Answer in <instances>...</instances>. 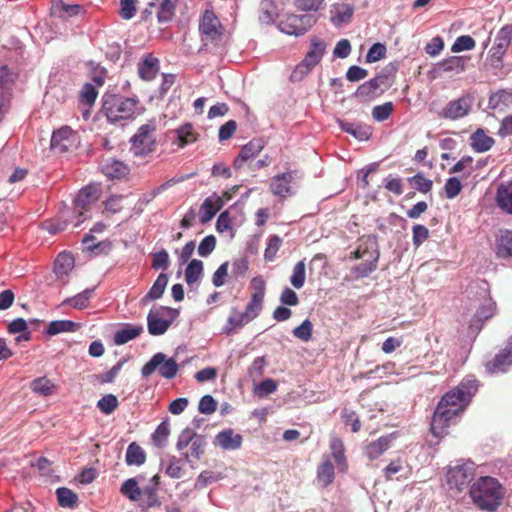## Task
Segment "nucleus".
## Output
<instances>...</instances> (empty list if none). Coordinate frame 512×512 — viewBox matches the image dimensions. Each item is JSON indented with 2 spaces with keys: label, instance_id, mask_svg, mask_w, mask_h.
<instances>
[{
  "label": "nucleus",
  "instance_id": "nucleus-43",
  "mask_svg": "<svg viewBox=\"0 0 512 512\" xmlns=\"http://www.w3.org/2000/svg\"><path fill=\"white\" fill-rule=\"evenodd\" d=\"M251 321L245 312H238L234 309L228 318V326L225 327V332L231 334L234 330L242 328Z\"/></svg>",
  "mask_w": 512,
  "mask_h": 512
},
{
  "label": "nucleus",
  "instance_id": "nucleus-53",
  "mask_svg": "<svg viewBox=\"0 0 512 512\" xmlns=\"http://www.w3.org/2000/svg\"><path fill=\"white\" fill-rule=\"evenodd\" d=\"M292 333L297 339L308 342L312 338L313 324L309 319H305L299 326L293 329Z\"/></svg>",
  "mask_w": 512,
  "mask_h": 512
},
{
  "label": "nucleus",
  "instance_id": "nucleus-64",
  "mask_svg": "<svg viewBox=\"0 0 512 512\" xmlns=\"http://www.w3.org/2000/svg\"><path fill=\"white\" fill-rule=\"evenodd\" d=\"M216 247V238L214 235H208L202 239L198 246V254L201 257L210 255Z\"/></svg>",
  "mask_w": 512,
  "mask_h": 512
},
{
  "label": "nucleus",
  "instance_id": "nucleus-18",
  "mask_svg": "<svg viewBox=\"0 0 512 512\" xmlns=\"http://www.w3.org/2000/svg\"><path fill=\"white\" fill-rule=\"evenodd\" d=\"M172 311V308L164 306L150 310L147 316V327L151 335H162L168 330L172 322L170 320L163 319L162 314L163 312L170 313Z\"/></svg>",
  "mask_w": 512,
  "mask_h": 512
},
{
  "label": "nucleus",
  "instance_id": "nucleus-2",
  "mask_svg": "<svg viewBox=\"0 0 512 512\" xmlns=\"http://www.w3.org/2000/svg\"><path fill=\"white\" fill-rule=\"evenodd\" d=\"M479 383L474 376L465 377L457 387L444 394L438 405L454 410L459 409V415L469 405L472 397L478 391Z\"/></svg>",
  "mask_w": 512,
  "mask_h": 512
},
{
  "label": "nucleus",
  "instance_id": "nucleus-37",
  "mask_svg": "<svg viewBox=\"0 0 512 512\" xmlns=\"http://www.w3.org/2000/svg\"><path fill=\"white\" fill-rule=\"evenodd\" d=\"M494 144V139L484 133L482 129L476 130L471 136V146L477 152L488 151Z\"/></svg>",
  "mask_w": 512,
  "mask_h": 512
},
{
  "label": "nucleus",
  "instance_id": "nucleus-51",
  "mask_svg": "<svg viewBox=\"0 0 512 512\" xmlns=\"http://www.w3.org/2000/svg\"><path fill=\"white\" fill-rule=\"evenodd\" d=\"M305 279H306L305 263H304V261H299L293 267V272L290 277V282L294 288L300 289L304 286Z\"/></svg>",
  "mask_w": 512,
  "mask_h": 512
},
{
  "label": "nucleus",
  "instance_id": "nucleus-26",
  "mask_svg": "<svg viewBox=\"0 0 512 512\" xmlns=\"http://www.w3.org/2000/svg\"><path fill=\"white\" fill-rule=\"evenodd\" d=\"M159 72V60L153 55H147L138 65L139 76L145 81L153 80Z\"/></svg>",
  "mask_w": 512,
  "mask_h": 512
},
{
  "label": "nucleus",
  "instance_id": "nucleus-36",
  "mask_svg": "<svg viewBox=\"0 0 512 512\" xmlns=\"http://www.w3.org/2000/svg\"><path fill=\"white\" fill-rule=\"evenodd\" d=\"M334 466L329 459L323 461L317 469V480L322 487H327L334 481Z\"/></svg>",
  "mask_w": 512,
  "mask_h": 512
},
{
  "label": "nucleus",
  "instance_id": "nucleus-10",
  "mask_svg": "<svg viewBox=\"0 0 512 512\" xmlns=\"http://www.w3.org/2000/svg\"><path fill=\"white\" fill-rule=\"evenodd\" d=\"M325 52V43L319 39H313L311 49L307 52L303 61L298 64L292 73V78L300 80L317 65Z\"/></svg>",
  "mask_w": 512,
  "mask_h": 512
},
{
  "label": "nucleus",
  "instance_id": "nucleus-45",
  "mask_svg": "<svg viewBox=\"0 0 512 512\" xmlns=\"http://www.w3.org/2000/svg\"><path fill=\"white\" fill-rule=\"evenodd\" d=\"M56 495L59 505L63 508H74L77 504L78 496L69 488H58Z\"/></svg>",
  "mask_w": 512,
  "mask_h": 512
},
{
  "label": "nucleus",
  "instance_id": "nucleus-41",
  "mask_svg": "<svg viewBox=\"0 0 512 512\" xmlns=\"http://www.w3.org/2000/svg\"><path fill=\"white\" fill-rule=\"evenodd\" d=\"M142 331L143 328L141 326H127L121 330H118L114 334V343L116 345L126 344L127 342L138 337L142 333Z\"/></svg>",
  "mask_w": 512,
  "mask_h": 512
},
{
  "label": "nucleus",
  "instance_id": "nucleus-47",
  "mask_svg": "<svg viewBox=\"0 0 512 512\" xmlns=\"http://www.w3.org/2000/svg\"><path fill=\"white\" fill-rule=\"evenodd\" d=\"M178 0H162L157 18L160 23H167L172 20L175 15V8Z\"/></svg>",
  "mask_w": 512,
  "mask_h": 512
},
{
  "label": "nucleus",
  "instance_id": "nucleus-27",
  "mask_svg": "<svg viewBox=\"0 0 512 512\" xmlns=\"http://www.w3.org/2000/svg\"><path fill=\"white\" fill-rule=\"evenodd\" d=\"M120 492L131 501H138L142 495V492L147 493L149 497L155 495V492L152 488H145L144 491H142L134 478L126 480L121 485Z\"/></svg>",
  "mask_w": 512,
  "mask_h": 512
},
{
  "label": "nucleus",
  "instance_id": "nucleus-24",
  "mask_svg": "<svg viewBox=\"0 0 512 512\" xmlns=\"http://www.w3.org/2000/svg\"><path fill=\"white\" fill-rule=\"evenodd\" d=\"M354 14V8L347 3H337L331 6L330 21L336 26L340 27L351 21Z\"/></svg>",
  "mask_w": 512,
  "mask_h": 512
},
{
  "label": "nucleus",
  "instance_id": "nucleus-4",
  "mask_svg": "<svg viewBox=\"0 0 512 512\" xmlns=\"http://www.w3.org/2000/svg\"><path fill=\"white\" fill-rule=\"evenodd\" d=\"M130 152L135 158H145L156 150V123L149 121L141 125L130 140Z\"/></svg>",
  "mask_w": 512,
  "mask_h": 512
},
{
  "label": "nucleus",
  "instance_id": "nucleus-58",
  "mask_svg": "<svg viewBox=\"0 0 512 512\" xmlns=\"http://www.w3.org/2000/svg\"><path fill=\"white\" fill-rule=\"evenodd\" d=\"M282 244V240L278 235H273L269 238L267 247L264 251V258L266 261H272Z\"/></svg>",
  "mask_w": 512,
  "mask_h": 512
},
{
  "label": "nucleus",
  "instance_id": "nucleus-30",
  "mask_svg": "<svg viewBox=\"0 0 512 512\" xmlns=\"http://www.w3.org/2000/svg\"><path fill=\"white\" fill-rule=\"evenodd\" d=\"M390 447V440L388 437H380L377 440L369 443L364 448V453L369 460L379 458Z\"/></svg>",
  "mask_w": 512,
  "mask_h": 512
},
{
  "label": "nucleus",
  "instance_id": "nucleus-11",
  "mask_svg": "<svg viewBox=\"0 0 512 512\" xmlns=\"http://www.w3.org/2000/svg\"><path fill=\"white\" fill-rule=\"evenodd\" d=\"M325 52V43L319 39H313L311 49L307 52L303 61L298 64L292 73V78L300 80L317 65Z\"/></svg>",
  "mask_w": 512,
  "mask_h": 512
},
{
  "label": "nucleus",
  "instance_id": "nucleus-55",
  "mask_svg": "<svg viewBox=\"0 0 512 512\" xmlns=\"http://www.w3.org/2000/svg\"><path fill=\"white\" fill-rule=\"evenodd\" d=\"M463 189L461 181L457 177H450L444 185L445 196L448 199L457 197Z\"/></svg>",
  "mask_w": 512,
  "mask_h": 512
},
{
  "label": "nucleus",
  "instance_id": "nucleus-15",
  "mask_svg": "<svg viewBox=\"0 0 512 512\" xmlns=\"http://www.w3.org/2000/svg\"><path fill=\"white\" fill-rule=\"evenodd\" d=\"M458 416V408L451 410L442 405H437L431 421L432 434L438 438L443 437L447 433V428L451 422Z\"/></svg>",
  "mask_w": 512,
  "mask_h": 512
},
{
  "label": "nucleus",
  "instance_id": "nucleus-6",
  "mask_svg": "<svg viewBox=\"0 0 512 512\" xmlns=\"http://www.w3.org/2000/svg\"><path fill=\"white\" fill-rule=\"evenodd\" d=\"M475 477V464L472 461H459L455 466L449 467L446 473L447 484L450 489L463 491Z\"/></svg>",
  "mask_w": 512,
  "mask_h": 512
},
{
  "label": "nucleus",
  "instance_id": "nucleus-63",
  "mask_svg": "<svg viewBox=\"0 0 512 512\" xmlns=\"http://www.w3.org/2000/svg\"><path fill=\"white\" fill-rule=\"evenodd\" d=\"M367 82L377 95L391 86L390 78L387 75H377Z\"/></svg>",
  "mask_w": 512,
  "mask_h": 512
},
{
  "label": "nucleus",
  "instance_id": "nucleus-23",
  "mask_svg": "<svg viewBox=\"0 0 512 512\" xmlns=\"http://www.w3.org/2000/svg\"><path fill=\"white\" fill-rule=\"evenodd\" d=\"M101 171L111 179H120L129 174V167L115 158H108L101 162Z\"/></svg>",
  "mask_w": 512,
  "mask_h": 512
},
{
  "label": "nucleus",
  "instance_id": "nucleus-9",
  "mask_svg": "<svg viewBox=\"0 0 512 512\" xmlns=\"http://www.w3.org/2000/svg\"><path fill=\"white\" fill-rule=\"evenodd\" d=\"M325 52V43L319 39H313L311 49L307 52L303 61L298 64L292 73V78L300 80L317 65Z\"/></svg>",
  "mask_w": 512,
  "mask_h": 512
},
{
  "label": "nucleus",
  "instance_id": "nucleus-38",
  "mask_svg": "<svg viewBox=\"0 0 512 512\" xmlns=\"http://www.w3.org/2000/svg\"><path fill=\"white\" fill-rule=\"evenodd\" d=\"M483 291L487 297L475 314L478 321H485L492 318L496 311V303L490 297L488 288H483Z\"/></svg>",
  "mask_w": 512,
  "mask_h": 512
},
{
  "label": "nucleus",
  "instance_id": "nucleus-19",
  "mask_svg": "<svg viewBox=\"0 0 512 512\" xmlns=\"http://www.w3.org/2000/svg\"><path fill=\"white\" fill-rule=\"evenodd\" d=\"M512 365V345L501 349L492 360L486 362L485 369L489 374L506 372Z\"/></svg>",
  "mask_w": 512,
  "mask_h": 512
},
{
  "label": "nucleus",
  "instance_id": "nucleus-7",
  "mask_svg": "<svg viewBox=\"0 0 512 512\" xmlns=\"http://www.w3.org/2000/svg\"><path fill=\"white\" fill-rule=\"evenodd\" d=\"M166 379H172L178 372V364L174 358H166L162 352H158L142 367L141 373L144 377L152 375L155 371Z\"/></svg>",
  "mask_w": 512,
  "mask_h": 512
},
{
  "label": "nucleus",
  "instance_id": "nucleus-34",
  "mask_svg": "<svg viewBox=\"0 0 512 512\" xmlns=\"http://www.w3.org/2000/svg\"><path fill=\"white\" fill-rule=\"evenodd\" d=\"M330 450L337 466L344 471L347 468V463L343 441L337 436H332L330 439Z\"/></svg>",
  "mask_w": 512,
  "mask_h": 512
},
{
  "label": "nucleus",
  "instance_id": "nucleus-28",
  "mask_svg": "<svg viewBox=\"0 0 512 512\" xmlns=\"http://www.w3.org/2000/svg\"><path fill=\"white\" fill-rule=\"evenodd\" d=\"M496 255L498 258H512V230L502 231L496 239Z\"/></svg>",
  "mask_w": 512,
  "mask_h": 512
},
{
  "label": "nucleus",
  "instance_id": "nucleus-49",
  "mask_svg": "<svg viewBox=\"0 0 512 512\" xmlns=\"http://www.w3.org/2000/svg\"><path fill=\"white\" fill-rule=\"evenodd\" d=\"M177 138L179 141V146L184 147L197 140V133L194 131L191 124H185L177 129Z\"/></svg>",
  "mask_w": 512,
  "mask_h": 512
},
{
  "label": "nucleus",
  "instance_id": "nucleus-3",
  "mask_svg": "<svg viewBox=\"0 0 512 512\" xmlns=\"http://www.w3.org/2000/svg\"><path fill=\"white\" fill-rule=\"evenodd\" d=\"M139 108L137 98L120 95H107L104 97L102 110L108 121L115 123L121 120L133 119Z\"/></svg>",
  "mask_w": 512,
  "mask_h": 512
},
{
  "label": "nucleus",
  "instance_id": "nucleus-56",
  "mask_svg": "<svg viewBox=\"0 0 512 512\" xmlns=\"http://www.w3.org/2000/svg\"><path fill=\"white\" fill-rule=\"evenodd\" d=\"M394 110V105L392 102H386L382 105H377L372 110L373 118L378 122H383L387 120Z\"/></svg>",
  "mask_w": 512,
  "mask_h": 512
},
{
  "label": "nucleus",
  "instance_id": "nucleus-31",
  "mask_svg": "<svg viewBox=\"0 0 512 512\" xmlns=\"http://www.w3.org/2000/svg\"><path fill=\"white\" fill-rule=\"evenodd\" d=\"M466 59L462 56H451L438 63V69L446 73L459 74L465 70Z\"/></svg>",
  "mask_w": 512,
  "mask_h": 512
},
{
  "label": "nucleus",
  "instance_id": "nucleus-12",
  "mask_svg": "<svg viewBox=\"0 0 512 512\" xmlns=\"http://www.w3.org/2000/svg\"><path fill=\"white\" fill-rule=\"evenodd\" d=\"M101 195V188L99 185L90 184L82 188L76 198L74 199V212L78 216L75 226H79L84 219H80L90 209L91 205L95 203Z\"/></svg>",
  "mask_w": 512,
  "mask_h": 512
},
{
  "label": "nucleus",
  "instance_id": "nucleus-44",
  "mask_svg": "<svg viewBox=\"0 0 512 512\" xmlns=\"http://www.w3.org/2000/svg\"><path fill=\"white\" fill-rule=\"evenodd\" d=\"M77 328L78 324L71 320H56L48 325L46 332L54 336L62 332H74Z\"/></svg>",
  "mask_w": 512,
  "mask_h": 512
},
{
  "label": "nucleus",
  "instance_id": "nucleus-62",
  "mask_svg": "<svg viewBox=\"0 0 512 512\" xmlns=\"http://www.w3.org/2000/svg\"><path fill=\"white\" fill-rule=\"evenodd\" d=\"M367 82L377 95L391 86L390 78L387 75H377Z\"/></svg>",
  "mask_w": 512,
  "mask_h": 512
},
{
  "label": "nucleus",
  "instance_id": "nucleus-50",
  "mask_svg": "<svg viewBox=\"0 0 512 512\" xmlns=\"http://www.w3.org/2000/svg\"><path fill=\"white\" fill-rule=\"evenodd\" d=\"M98 96L96 87L90 83H85L79 94V101L86 106H92Z\"/></svg>",
  "mask_w": 512,
  "mask_h": 512
},
{
  "label": "nucleus",
  "instance_id": "nucleus-22",
  "mask_svg": "<svg viewBox=\"0 0 512 512\" xmlns=\"http://www.w3.org/2000/svg\"><path fill=\"white\" fill-rule=\"evenodd\" d=\"M293 180L292 172H285L281 174H277L271 180L270 190L271 192L281 198H286L292 196L294 191L292 189L291 183Z\"/></svg>",
  "mask_w": 512,
  "mask_h": 512
},
{
  "label": "nucleus",
  "instance_id": "nucleus-35",
  "mask_svg": "<svg viewBox=\"0 0 512 512\" xmlns=\"http://www.w3.org/2000/svg\"><path fill=\"white\" fill-rule=\"evenodd\" d=\"M339 125L342 131L353 135L358 140H367L370 136L369 128L359 123H351L340 120Z\"/></svg>",
  "mask_w": 512,
  "mask_h": 512
},
{
  "label": "nucleus",
  "instance_id": "nucleus-33",
  "mask_svg": "<svg viewBox=\"0 0 512 512\" xmlns=\"http://www.w3.org/2000/svg\"><path fill=\"white\" fill-rule=\"evenodd\" d=\"M125 461L129 466H140L146 461V453L139 444L132 442L127 448Z\"/></svg>",
  "mask_w": 512,
  "mask_h": 512
},
{
  "label": "nucleus",
  "instance_id": "nucleus-32",
  "mask_svg": "<svg viewBox=\"0 0 512 512\" xmlns=\"http://www.w3.org/2000/svg\"><path fill=\"white\" fill-rule=\"evenodd\" d=\"M74 267V258L71 254L62 252L55 259L54 272L60 277L67 276Z\"/></svg>",
  "mask_w": 512,
  "mask_h": 512
},
{
  "label": "nucleus",
  "instance_id": "nucleus-40",
  "mask_svg": "<svg viewBox=\"0 0 512 512\" xmlns=\"http://www.w3.org/2000/svg\"><path fill=\"white\" fill-rule=\"evenodd\" d=\"M31 390L42 396H50L55 392L56 386L47 377H39L31 381Z\"/></svg>",
  "mask_w": 512,
  "mask_h": 512
},
{
  "label": "nucleus",
  "instance_id": "nucleus-59",
  "mask_svg": "<svg viewBox=\"0 0 512 512\" xmlns=\"http://www.w3.org/2000/svg\"><path fill=\"white\" fill-rule=\"evenodd\" d=\"M386 46L382 43L373 44L366 55L367 63H374L383 59L386 55Z\"/></svg>",
  "mask_w": 512,
  "mask_h": 512
},
{
  "label": "nucleus",
  "instance_id": "nucleus-14",
  "mask_svg": "<svg viewBox=\"0 0 512 512\" xmlns=\"http://www.w3.org/2000/svg\"><path fill=\"white\" fill-rule=\"evenodd\" d=\"M474 98L470 94H464L455 100L449 101L439 112V117L448 120H457L469 114Z\"/></svg>",
  "mask_w": 512,
  "mask_h": 512
},
{
  "label": "nucleus",
  "instance_id": "nucleus-42",
  "mask_svg": "<svg viewBox=\"0 0 512 512\" xmlns=\"http://www.w3.org/2000/svg\"><path fill=\"white\" fill-rule=\"evenodd\" d=\"M496 201L502 210L512 214V183L498 189Z\"/></svg>",
  "mask_w": 512,
  "mask_h": 512
},
{
  "label": "nucleus",
  "instance_id": "nucleus-61",
  "mask_svg": "<svg viewBox=\"0 0 512 512\" xmlns=\"http://www.w3.org/2000/svg\"><path fill=\"white\" fill-rule=\"evenodd\" d=\"M169 434H170L169 424L165 421L161 422L152 435L154 444L158 447L163 446V444L167 440Z\"/></svg>",
  "mask_w": 512,
  "mask_h": 512
},
{
  "label": "nucleus",
  "instance_id": "nucleus-1",
  "mask_svg": "<svg viewBox=\"0 0 512 512\" xmlns=\"http://www.w3.org/2000/svg\"><path fill=\"white\" fill-rule=\"evenodd\" d=\"M469 494L477 507L494 511L501 505L504 489L497 479L484 476L473 483Z\"/></svg>",
  "mask_w": 512,
  "mask_h": 512
},
{
  "label": "nucleus",
  "instance_id": "nucleus-57",
  "mask_svg": "<svg viewBox=\"0 0 512 512\" xmlns=\"http://www.w3.org/2000/svg\"><path fill=\"white\" fill-rule=\"evenodd\" d=\"M475 40L469 35L459 36L451 47V51L458 53L465 50H472L475 47Z\"/></svg>",
  "mask_w": 512,
  "mask_h": 512
},
{
  "label": "nucleus",
  "instance_id": "nucleus-54",
  "mask_svg": "<svg viewBox=\"0 0 512 512\" xmlns=\"http://www.w3.org/2000/svg\"><path fill=\"white\" fill-rule=\"evenodd\" d=\"M118 405V399L113 394L103 396L97 403L98 409L106 415L113 413L117 409Z\"/></svg>",
  "mask_w": 512,
  "mask_h": 512
},
{
  "label": "nucleus",
  "instance_id": "nucleus-20",
  "mask_svg": "<svg viewBox=\"0 0 512 512\" xmlns=\"http://www.w3.org/2000/svg\"><path fill=\"white\" fill-rule=\"evenodd\" d=\"M264 146L262 139H252L245 144L233 162L234 169L240 170L247 161L254 159L264 149Z\"/></svg>",
  "mask_w": 512,
  "mask_h": 512
},
{
  "label": "nucleus",
  "instance_id": "nucleus-13",
  "mask_svg": "<svg viewBox=\"0 0 512 512\" xmlns=\"http://www.w3.org/2000/svg\"><path fill=\"white\" fill-rule=\"evenodd\" d=\"M79 136L69 126H62L54 131L51 137L50 148L53 152L63 154L77 148Z\"/></svg>",
  "mask_w": 512,
  "mask_h": 512
},
{
  "label": "nucleus",
  "instance_id": "nucleus-48",
  "mask_svg": "<svg viewBox=\"0 0 512 512\" xmlns=\"http://www.w3.org/2000/svg\"><path fill=\"white\" fill-rule=\"evenodd\" d=\"M94 292V289H85L81 293L67 298L63 301V304H68L75 309H84L88 306L89 300Z\"/></svg>",
  "mask_w": 512,
  "mask_h": 512
},
{
  "label": "nucleus",
  "instance_id": "nucleus-21",
  "mask_svg": "<svg viewBox=\"0 0 512 512\" xmlns=\"http://www.w3.org/2000/svg\"><path fill=\"white\" fill-rule=\"evenodd\" d=\"M224 206L223 197H219L216 193L207 197L200 206L199 209V220L202 224L210 222L214 216Z\"/></svg>",
  "mask_w": 512,
  "mask_h": 512
},
{
  "label": "nucleus",
  "instance_id": "nucleus-16",
  "mask_svg": "<svg viewBox=\"0 0 512 512\" xmlns=\"http://www.w3.org/2000/svg\"><path fill=\"white\" fill-rule=\"evenodd\" d=\"M314 22L312 16L291 14L279 23V28L283 33L299 36L303 35Z\"/></svg>",
  "mask_w": 512,
  "mask_h": 512
},
{
  "label": "nucleus",
  "instance_id": "nucleus-17",
  "mask_svg": "<svg viewBox=\"0 0 512 512\" xmlns=\"http://www.w3.org/2000/svg\"><path fill=\"white\" fill-rule=\"evenodd\" d=\"M512 41V25L503 26L497 33L494 44L490 49L491 58L498 63L502 62L503 56Z\"/></svg>",
  "mask_w": 512,
  "mask_h": 512
},
{
  "label": "nucleus",
  "instance_id": "nucleus-39",
  "mask_svg": "<svg viewBox=\"0 0 512 512\" xmlns=\"http://www.w3.org/2000/svg\"><path fill=\"white\" fill-rule=\"evenodd\" d=\"M167 284L168 276L165 273H160L142 301L146 302L148 300L159 299L163 295Z\"/></svg>",
  "mask_w": 512,
  "mask_h": 512
},
{
  "label": "nucleus",
  "instance_id": "nucleus-5",
  "mask_svg": "<svg viewBox=\"0 0 512 512\" xmlns=\"http://www.w3.org/2000/svg\"><path fill=\"white\" fill-rule=\"evenodd\" d=\"M199 31L204 45L220 46L224 43L225 29L213 11L206 10L200 19Z\"/></svg>",
  "mask_w": 512,
  "mask_h": 512
},
{
  "label": "nucleus",
  "instance_id": "nucleus-25",
  "mask_svg": "<svg viewBox=\"0 0 512 512\" xmlns=\"http://www.w3.org/2000/svg\"><path fill=\"white\" fill-rule=\"evenodd\" d=\"M242 436L235 433L232 429H226L219 432L215 441L224 450H236L241 447Z\"/></svg>",
  "mask_w": 512,
  "mask_h": 512
},
{
  "label": "nucleus",
  "instance_id": "nucleus-46",
  "mask_svg": "<svg viewBox=\"0 0 512 512\" xmlns=\"http://www.w3.org/2000/svg\"><path fill=\"white\" fill-rule=\"evenodd\" d=\"M203 273V263L200 260L193 259L187 265L185 270V280L186 283L191 286L196 283Z\"/></svg>",
  "mask_w": 512,
  "mask_h": 512
},
{
  "label": "nucleus",
  "instance_id": "nucleus-8",
  "mask_svg": "<svg viewBox=\"0 0 512 512\" xmlns=\"http://www.w3.org/2000/svg\"><path fill=\"white\" fill-rule=\"evenodd\" d=\"M250 285L252 292L244 312L251 320H254L263 310L266 282L262 276H256L252 278Z\"/></svg>",
  "mask_w": 512,
  "mask_h": 512
},
{
  "label": "nucleus",
  "instance_id": "nucleus-60",
  "mask_svg": "<svg viewBox=\"0 0 512 512\" xmlns=\"http://www.w3.org/2000/svg\"><path fill=\"white\" fill-rule=\"evenodd\" d=\"M341 418L346 425H351L352 432L357 433L360 430L361 423L355 411L344 408L341 411Z\"/></svg>",
  "mask_w": 512,
  "mask_h": 512
},
{
  "label": "nucleus",
  "instance_id": "nucleus-29",
  "mask_svg": "<svg viewBox=\"0 0 512 512\" xmlns=\"http://www.w3.org/2000/svg\"><path fill=\"white\" fill-rule=\"evenodd\" d=\"M378 260L379 252L376 249H374L370 253V258L365 262L355 266L352 269V272L354 273L357 279L367 277L377 269Z\"/></svg>",
  "mask_w": 512,
  "mask_h": 512
},
{
  "label": "nucleus",
  "instance_id": "nucleus-52",
  "mask_svg": "<svg viewBox=\"0 0 512 512\" xmlns=\"http://www.w3.org/2000/svg\"><path fill=\"white\" fill-rule=\"evenodd\" d=\"M408 181L417 191L423 194L430 192L433 186L432 180L426 178L423 173L415 174L414 176L408 178Z\"/></svg>",
  "mask_w": 512,
  "mask_h": 512
}]
</instances>
